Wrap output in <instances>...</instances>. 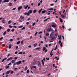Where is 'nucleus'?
I'll use <instances>...</instances> for the list:
<instances>
[{
	"instance_id": "f257e3e1",
	"label": "nucleus",
	"mask_w": 77,
	"mask_h": 77,
	"mask_svg": "<svg viewBox=\"0 0 77 77\" xmlns=\"http://www.w3.org/2000/svg\"><path fill=\"white\" fill-rule=\"evenodd\" d=\"M44 62H45V61H46L45 58H44L43 60H42V65L43 66H44Z\"/></svg>"
},
{
	"instance_id": "f03ea898",
	"label": "nucleus",
	"mask_w": 77,
	"mask_h": 77,
	"mask_svg": "<svg viewBox=\"0 0 77 77\" xmlns=\"http://www.w3.org/2000/svg\"><path fill=\"white\" fill-rule=\"evenodd\" d=\"M21 61L20 60L18 62H16V64L18 65H20V64H21Z\"/></svg>"
},
{
	"instance_id": "7ed1b4c3",
	"label": "nucleus",
	"mask_w": 77,
	"mask_h": 77,
	"mask_svg": "<svg viewBox=\"0 0 77 77\" xmlns=\"http://www.w3.org/2000/svg\"><path fill=\"white\" fill-rule=\"evenodd\" d=\"M13 57H10V58H8V59H7V61H9L10 60H12V59H13Z\"/></svg>"
},
{
	"instance_id": "20e7f679",
	"label": "nucleus",
	"mask_w": 77,
	"mask_h": 77,
	"mask_svg": "<svg viewBox=\"0 0 77 77\" xmlns=\"http://www.w3.org/2000/svg\"><path fill=\"white\" fill-rule=\"evenodd\" d=\"M47 32H51V31H53V29H47Z\"/></svg>"
},
{
	"instance_id": "39448f33",
	"label": "nucleus",
	"mask_w": 77,
	"mask_h": 77,
	"mask_svg": "<svg viewBox=\"0 0 77 77\" xmlns=\"http://www.w3.org/2000/svg\"><path fill=\"white\" fill-rule=\"evenodd\" d=\"M23 7L22 6L19 7L18 8V11H20L22 9Z\"/></svg>"
},
{
	"instance_id": "423d86ee",
	"label": "nucleus",
	"mask_w": 77,
	"mask_h": 77,
	"mask_svg": "<svg viewBox=\"0 0 77 77\" xmlns=\"http://www.w3.org/2000/svg\"><path fill=\"white\" fill-rule=\"evenodd\" d=\"M38 67H41V64L40 63V62L39 61H38Z\"/></svg>"
},
{
	"instance_id": "0eeeda50",
	"label": "nucleus",
	"mask_w": 77,
	"mask_h": 77,
	"mask_svg": "<svg viewBox=\"0 0 77 77\" xmlns=\"http://www.w3.org/2000/svg\"><path fill=\"white\" fill-rule=\"evenodd\" d=\"M24 16L21 15L20 17V19H21V20H23L24 18Z\"/></svg>"
},
{
	"instance_id": "6e6552de",
	"label": "nucleus",
	"mask_w": 77,
	"mask_h": 77,
	"mask_svg": "<svg viewBox=\"0 0 77 77\" xmlns=\"http://www.w3.org/2000/svg\"><path fill=\"white\" fill-rule=\"evenodd\" d=\"M6 59H7V58H4V59H3L2 61V62H4L5 61V60H6Z\"/></svg>"
},
{
	"instance_id": "1a4fd4ad",
	"label": "nucleus",
	"mask_w": 77,
	"mask_h": 77,
	"mask_svg": "<svg viewBox=\"0 0 77 77\" xmlns=\"http://www.w3.org/2000/svg\"><path fill=\"white\" fill-rule=\"evenodd\" d=\"M56 25H51V26L52 27H53L54 28H55L56 27Z\"/></svg>"
},
{
	"instance_id": "9d476101",
	"label": "nucleus",
	"mask_w": 77,
	"mask_h": 77,
	"mask_svg": "<svg viewBox=\"0 0 77 77\" xmlns=\"http://www.w3.org/2000/svg\"><path fill=\"white\" fill-rule=\"evenodd\" d=\"M9 2V0H5L4 1V3H6V2Z\"/></svg>"
},
{
	"instance_id": "9b49d317",
	"label": "nucleus",
	"mask_w": 77,
	"mask_h": 77,
	"mask_svg": "<svg viewBox=\"0 0 77 77\" xmlns=\"http://www.w3.org/2000/svg\"><path fill=\"white\" fill-rule=\"evenodd\" d=\"M58 37L59 40H61V35H60V36H59V35Z\"/></svg>"
},
{
	"instance_id": "f8f14e48",
	"label": "nucleus",
	"mask_w": 77,
	"mask_h": 77,
	"mask_svg": "<svg viewBox=\"0 0 77 77\" xmlns=\"http://www.w3.org/2000/svg\"><path fill=\"white\" fill-rule=\"evenodd\" d=\"M61 17H62V18H65L66 16L65 15H64L63 14H61Z\"/></svg>"
},
{
	"instance_id": "ddd939ff",
	"label": "nucleus",
	"mask_w": 77,
	"mask_h": 77,
	"mask_svg": "<svg viewBox=\"0 0 77 77\" xmlns=\"http://www.w3.org/2000/svg\"><path fill=\"white\" fill-rule=\"evenodd\" d=\"M11 47H12V45L10 44L8 46V48L9 49H11Z\"/></svg>"
},
{
	"instance_id": "4468645a",
	"label": "nucleus",
	"mask_w": 77,
	"mask_h": 77,
	"mask_svg": "<svg viewBox=\"0 0 77 77\" xmlns=\"http://www.w3.org/2000/svg\"><path fill=\"white\" fill-rule=\"evenodd\" d=\"M9 72H10V71H8L7 72H6V75H8V74H9Z\"/></svg>"
},
{
	"instance_id": "2eb2a0df",
	"label": "nucleus",
	"mask_w": 77,
	"mask_h": 77,
	"mask_svg": "<svg viewBox=\"0 0 77 77\" xmlns=\"http://www.w3.org/2000/svg\"><path fill=\"white\" fill-rule=\"evenodd\" d=\"M11 62L12 63H15V60H12Z\"/></svg>"
},
{
	"instance_id": "dca6fc26",
	"label": "nucleus",
	"mask_w": 77,
	"mask_h": 77,
	"mask_svg": "<svg viewBox=\"0 0 77 77\" xmlns=\"http://www.w3.org/2000/svg\"><path fill=\"white\" fill-rule=\"evenodd\" d=\"M46 50V48L45 47H44L43 48V51H45Z\"/></svg>"
},
{
	"instance_id": "f3484780",
	"label": "nucleus",
	"mask_w": 77,
	"mask_h": 77,
	"mask_svg": "<svg viewBox=\"0 0 77 77\" xmlns=\"http://www.w3.org/2000/svg\"><path fill=\"white\" fill-rule=\"evenodd\" d=\"M19 23H21V22H22V21H23V20L22 19H20L19 20Z\"/></svg>"
},
{
	"instance_id": "a211bd4d",
	"label": "nucleus",
	"mask_w": 77,
	"mask_h": 77,
	"mask_svg": "<svg viewBox=\"0 0 77 77\" xmlns=\"http://www.w3.org/2000/svg\"><path fill=\"white\" fill-rule=\"evenodd\" d=\"M42 9L41 8L39 11H38L39 14H41V12L42 11Z\"/></svg>"
},
{
	"instance_id": "6ab92c4d",
	"label": "nucleus",
	"mask_w": 77,
	"mask_h": 77,
	"mask_svg": "<svg viewBox=\"0 0 77 77\" xmlns=\"http://www.w3.org/2000/svg\"><path fill=\"white\" fill-rule=\"evenodd\" d=\"M45 12H46V10H44L43 11H42V14H44V13H45Z\"/></svg>"
},
{
	"instance_id": "aec40b11",
	"label": "nucleus",
	"mask_w": 77,
	"mask_h": 77,
	"mask_svg": "<svg viewBox=\"0 0 77 77\" xmlns=\"http://www.w3.org/2000/svg\"><path fill=\"white\" fill-rule=\"evenodd\" d=\"M8 6H12V3H9Z\"/></svg>"
},
{
	"instance_id": "412c9836",
	"label": "nucleus",
	"mask_w": 77,
	"mask_h": 77,
	"mask_svg": "<svg viewBox=\"0 0 77 77\" xmlns=\"http://www.w3.org/2000/svg\"><path fill=\"white\" fill-rule=\"evenodd\" d=\"M11 23H12V21L9 20L8 22V24H11Z\"/></svg>"
},
{
	"instance_id": "4be33fe9",
	"label": "nucleus",
	"mask_w": 77,
	"mask_h": 77,
	"mask_svg": "<svg viewBox=\"0 0 77 77\" xmlns=\"http://www.w3.org/2000/svg\"><path fill=\"white\" fill-rule=\"evenodd\" d=\"M60 22H61V23H63V21L62 20V19H61V18H60Z\"/></svg>"
},
{
	"instance_id": "5701e85b",
	"label": "nucleus",
	"mask_w": 77,
	"mask_h": 77,
	"mask_svg": "<svg viewBox=\"0 0 77 77\" xmlns=\"http://www.w3.org/2000/svg\"><path fill=\"white\" fill-rule=\"evenodd\" d=\"M20 41H19L16 44H17V45H18V44H20Z\"/></svg>"
},
{
	"instance_id": "b1692460",
	"label": "nucleus",
	"mask_w": 77,
	"mask_h": 77,
	"mask_svg": "<svg viewBox=\"0 0 77 77\" xmlns=\"http://www.w3.org/2000/svg\"><path fill=\"white\" fill-rule=\"evenodd\" d=\"M28 6H29V5H27L25 7V8H24L25 9H27Z\"/></svg>"
},
{
	"instance_id": "393cba45",
	"label": "nucleus",
	"mask_w": 77,
	"mask_h": 77,
	"mask_svg": "<svg viewBox=\"0 0 77 77\" xmlns=\"http://www.w3.org/2000/svg\"><path fill=\"white\" fill-rule=\"evenodd\" d=\"M6 69H8V68H9V66H5Z\"/></svg>"
},
{
	"instance_id": "a878e982",
	"label": "nucleus",
	"mask_w": 77,
	"mask_h": 77,
	"mask_svg": "<svg viewBox=\"0 0 77 77\" xmlns=\"http://www.w3.org/2000/svg\"><path fill=\"white\" fill-rule=\"evenodd\" d=\"M8 27L11 29V28H12V27H13V26L11 25H9Z\"/></svg>"
},
{
	"instance_id": "bb28decb",
	"label": "nucleus",
	"mask_w": 77,
	"mask_h": 77,
	"mask_svg": "<svg viewBox=\"0 0 77 77\" xmlns=\"http://www.w3.org/2000/svg\"><path fill=\"white\" fill-rule=\"evenodd\" d=\"M29 13L30 14H32V10H30L29 11Z\"/></svg>"
},
{
	"instance_id": "cd10ccee",
	"label": "nucleus",
	"mask_w": 77,
	"mask_h": 77,
	"mask_svg": "<svg viewBox=\"0 0 77 77\" xmlns=\"http://www.w3.org/2000/svg\"><path fill=\"white\" fill-rule=\"evenodd\" d=\"M36 11H37V10L36 9L33 11V12L34 13H36Z\"/></svg>"
},
{
	"instance_id": "c85d7f7f",
	"label": "nucleus",
	"mask_w": 77,
	"mask_h": 77,
	"mask_svg": "<svg viewBox=\"0 0 77 77\" xmlns=\"http://www.w3.org/2000/svg\"><path fill=\"white\" fill-rule=\"evenodd\" d=\"M46 35L47 36H49V35H50V34H49V33H46Z\"/></svg>"
},
{
	"instance_id": "c756f323",
	"label": "nucleus",
	"mask_w": 77,
	"mask_h": 77,
	"mask_svg": "<svg viewBox=\"0 0 77 77\" xmlns=\"http://www.w3.org/2000/svg\"><path fill=\"white\" fill-rule=\"evenodd\" d=\"M6 34V31H5L4 32V33H3V35H5Z\"/></svg>"
},
{
	"instance_id": "7c9ffc66",
	"label": "nucleus",
	"mask_w": 77,
	"mask_h": 77,
	"mask_svg": "<svg viewBox=\"0 0 77 77\" xmlns=\"http://www.w3.org/2000/svg\"><path fill=\"white\" fill-rule=\"evenodd\" d=\"M48 11H52V10H53V8H51L50 9H48Z\"/></svg>"
},
{
	"instance_id": "2f4dec72",
	"label": "nucleus",
	"mask_w": 77,
	"mask_h": 77,
	"mask_svg": "<svg viewBox=\"0 0 77 77\" xmlns=\"http://www.w3.org/2000/svg\"><path fill=\"white\" fill-rule=\"evenodd\" d=\"M10 30H11V29H8L7 31L8 32H10Z\"/></svg>"
},
{
	"instance_id": "473e14b6",
	"label": "nucleus",
	"mask_w": 77,
	"mask_h": 77,
	"mask_svg": "<svg viewBox=\"0 0 77 77\" xmlns=\"http://www.w3.org/2000/svg\"><path fill=\"white\" fill-rule=\"evenodd\" d=\"M23 26H24L23 25L21 26H19L18 28L19 29H20V28H22V27H23Z\"/></svg>"
},
{
	"instance_id": "72a5a7b5",
	"label": "nucleus",
	"mask_w": 77,
	"mask_h": 77,
	"mask_svg": "<svg viewBox=\"0 0 77 77\" xmlns=\"http://www.w3.org/2000/svg\"><path fill=\"white\" fill-rule=\"evenodd\" d=\"M33 45L34 47H36V45H37V44L35 43Z\"/></svg>"
},
{
	"instance_id": "f704fd0d",
	"label": "nucleus",
	"mask_w": 77,
	"mask_h": 77,
	"mask_svg": "<svg viewBox=\"0 0 77 77\" xmlns=\"http://www.w3.org/2000/svg\"><path fill=\"white\" fill-rule=\"evenodd\" d=\"M63 44V42H62L60 44V47H63V46L62 45Z\"/></svg>"
},
{
	"instance_id": "c9c22d12",
	"label": "nucleus",
	"mask_w": 77,
	"mask_h": 77,
	"mask_svg": "<svg viewBox=\"0 0 77 77\" xmlns=\"http://www.w3.org/2000/svg\"><path fill=\"white\" fill-rule=\"evenodd\" d=\"M27 69H28V68L27 67V66H26L25 67V71H26V70H27Z\"/></svg>"
},
{
	"instance_id": "e433bc0d",
	"label": "nucleus",
	"mask_w": 77,
	"mask_h": 77,
	"mask_svg": "<svg viewBox=\"0 0 77 77\" xmlns=\"http://www.w3.org/2000/svg\"><path fill=\"white\" fill-rule=\"evenodd\" d=\"M27 16H29V15H30V13H29V12H28L27 13Z\"/></svg>"
},
{
	"instance_id": "4c0bfd02",
	"label": "nucleus",
	"mask_w": 77,
	"mask_h": 77,
	"mask_svg": "<svg viewBox=\"0 0 77 77\" xmlns=\"http://www.w3.org/2000/svg\"><path fill=\"white\" fill-rule=\"evenodd\" d=\"M26 29V28L25 27H23L22 29L21 30H25Z\"/></svg>"
},
{
	"instance_id": "58836bf2",
	"label": "nucleus",
	"mask_w": 77,
	"mask_h": 77,
	"mask_svg": "<svg viewBox=\"0 0 77 77\" xmlns=\"http://www.w3.org/2000/svg\"><path fill=\"white\" fill-rule=\"evenodd\" d=\"M29 69H28L27 71H26V73H27V74H28V73H29Z\"/></svg>"
},
{
	"instance_id": "ea45409f",
	"label": "nucleus",
	"mask_w": 77,
	"mask_h": 77,
	"mask_svg": "<svg viewBox=\"0 0 77 77\" xmlns=\"http://www.w3.org/2000/svg\"><path fill=\"white\" fill-rule=\"evenodd\" d=\"M11 31L13 32L15 31V29H11Z\"/></svg>"
},
{
	"instance_id": "a19ab883",
	"label": "nucleus",
	"mask_w": 77,
	"mask_h": 77,
	"mask_svg": "<svg viewBox=\"0 0 77 77\" xmlns=\"http://www.w3.org/2000/svg\"><path fill=\"white\" fill-rule=\"evenodd\" d=\"M17 59H18V57H15L14 58V60H17Z\"/></svg>"
},
{
	"instance_id": "79ce46f5",
	"label": "nucleus",
	"mask_w": 77,
	"mask_h": 77,
	"mask_svg": "<svg viewBox=\"0 0 77 77\" xmlns=\"http://www.w3.org/2000/svg\"><path fill=\"white\" fill-rule=\"evenodd\" d=\"M57 35H58L57 33H56L55 34V36H56V37H57Z\"/></svg>"
},
{
	"instance_id": "37998d69",
	"label": "nucleus",
	"mask_w": 77,
	"mask_h": 77,
	"mask_svg": "<svg viewBox=\"0 0 77 77\" xmlns=\"http://www.w3.org/2000/svg\"><path fill=\"white\" fill-rule=\"evenodd\" d=\"M35 49L36 50H40V49H41V48H36Z\"/></svg>"
},
{
	"instance_id": "c03bdc74",
	"label": "nucleus",
	"mask_w": 77,
	"mask_h": 77,
	"mask_svg": "<svg viewBox=\"0 0 77 77\" xmlns=\"http://www.w3.org/2000/svg\"><path fill=\"white\" fill-rule=\"evenodd\" d=\"M50 55H51V57H52L53 56V53H51H51H50Z\"/></svg>"
},
{
	"instance_id": "a18cd8bd",
	"label": "nucleus",
	"mask_w": 77,
	"mask_h": 77,
	"mask_svg": "<svg viewBox=\"0 0 77 77\" xmlns=\"http://www.w3.org/2000/svg\"><path fill=\"white\" fill-rule=\"evenodd\" d=\"M22 53H23V52H20L18 53V54H22Z\"/></svg>"
},
{
	"instance_id": "49530a36",
	"label": "nucleus",
	"mask_w": 77,
	"mask_h": 77,
	"mask_svg": "<svg viewBox=\"0 0 77 77\" xmlns=\"http://www.w3.org/2000/svg\"><path fill=\"white\" fill-rule=\"evenodd\" d=\"M32 67L34 68H36V66H33Z\"/></svg>"
},
{
	"instance_id": "de8ad7c7",
	"label": "nucleus",
	"mask_w": 77,
	"mask_h": 77,
	"mask_svg": "<svg viewBox=\"0 0 77 77\" xmlns=\"http://www.w3.org/2000/svg\"><path fill=\"white\" fill-rule=\"evenodd\" d=\"M35 22H34V23H33L32 24V26H35Z\"/></svg>"
},
{
	"instance_id": "09e8293b",
	"label": "nucleus",
	"mask_w": 77,
	"mask_h": 77,
	"mask_svg": "<svg viewBox=\"0 0 77 77\" xmlns=\"http://www.w3.org/2000/svg\"><path fill=\"white\" fill-rule=\"evenodd\" d=\"M11 64H12V63L11 62L9 63L8 64V65L9 66V65H11Z\"/></svg>"
},
{
	"instance_id": "8fccbe9b",
	"label": "nucleus",
	"mask_w": 77,
	"mask_h": 77,
	"mask_svg": "<svg viewBox=\"0 0 77 77\" xmlns=\"http://www.w3.org/2000/svg\"><path fill=\"white\" fill-rule=\"evenodd\" d=\"M3 39V37H2L0 38V40H2Z\"/></svg>"
},
{
	"instance_id": "3c124183",
	"label": "nucleus",
	"mask_w": 77,
	"mask_h": 77,
	"mask_svg": "<svg viewBox=\"0 0 77 77\" xmlns=\"http://www.w3.org/2000/svg\"><path fill=\"white\" fill-rule=\"evenodd\" d=\"M41 5V3H39L38 4V6H39Z\"/></svg>"
},
{
	"instance_id": "603ef678",
	"label": "nucleus",
	"mask_w": 77,
	"mask_h": 77,
	"mask_svg": "<svg viewBox=\"0 0 77 77\" xmlns=\"http://www.w3.org/2000/svg\"><path fill=\"white\" fill-rule=\"evenodd\" d=\"M52 25H56V23H52Z\"/></svg>"
},
{
	"instance_id": "864d4df0",
	"label": "nucleus",
	"mask_w": 77,
	"mask_h": 77,
	"mask_svg": "<svg viewBox=\"0 0 77 77\" xmlns=\"http://www.w3.org/2000/svg\"><path fill=\"white\" fill-rule=\"evenodd\" d=\"M37 34H38V32H36L35 33V35L36 36Z\"/></svg>"
},
{
	"instance_id": "5fc2aeb1",
	"label": "nucleus",
	"mask_w": 77,
	"mask_h": 77,
	"mask_svg": "<svg viewBox=\"0 0 77 77\" xmlns=\"http://www.w3.org/2000/svg\"><path fill=\"white\" fill-rule=\"evenodd\" d=\"M29 24V22H27L26 23V24H27V25H28V24Z\"/></svg>"
},
{
	"instance_id": "6e6d98bb",
	"label": "nucleus",
	"mask_w": 77,
	"mask_h": 77,
	"mask_svg": "<svg viewBox=\"0 0 77 77\" xmlns=\"http://www.w3.org/2000/svg\"><path fill=\"white\" fill-rule=\"evenodd\" d=\"M59 44H60L61 43V41H60V40L59 41V42H58Z\"/></svg>"
},
{
	"instance_id": "4d7b16f0",
	"label": "nucleus",
	"mask_w": 77,
	"mask_h": 77,
	"mask_svg": "<svg viewBox=\"0 0 77 77\" xmlns=\"http://www.w3.org/2000/svg\"><path fill=\"white\" fill-rule=\"evenodd\" d=\"M47 20H48V18H47L46 19L44 20V21H45V22L46 21H47Z\"/></svg>"
},
{
	"instance_id": "13d9d810",
	"label": "nucleus",
	"mask_w": 77,
	"mask_h": 77,
	"mask_svg": "<svg viewBox=\"0 0 77 77\" xmlns=\"http://www.w3.org/2000/svg\"><path fill=\"white\" fill-rule=\"evenodd\" d=\"M2 22L3 23H5V20H3L2 21Z\"/></svg>"
},
{
	"instance_id": "bf43d9fd",
	"label": "nucleus",
	"mask_w": 77,
	"mask_h": 77,
	"mask_svg": "<svg viewBox=\"0 0 77 77\" xmlns=\"http://www.w3.org/2000/svg\"><path fill=\"white\" fill-rule=\"evenodd\" d=\"M15 9H16V8H14L12 9V10H13V11H15Z\"/></svg>"
},
{
	"instance_id": "052dcab7",
	"label": "nucleus",
	"mask_w": 77,
	"mask_h": 77,
	"mask_svg": "<svg viewBox=\"0 0 77 77\" xmlns=\"http://www.w3.org/2000/svg\"><path fill=\"white\" fill-rule=\"evenodd\" d=\"M23 42H23V41H21V44H23Z\"/></svg>"
},
{
	"instance_id": "680f3d73",
	"label": "nucleus",
	"mask_w": 77,
	"mask_h": 77,
	"mask_svg": "<svg viewBox=\"0 0 77 77\" xmlns=\"http://www.w3.org/2000/svg\"><path fill=\"white\" fill-rule=\"evenodd\" d=\"M46 59H47V60H50V58H46Z\"/></svg>"
},
{
	"instance_id": "e2e57ef3",
	"label": "nucleus",
	"mask_w": 77,
	"mask_h": 77,
	"mask_svg": "<svg viewBox=\"0 0 77 77\" xmlns=\"http://www.w3.org/2000/svg\"><path fill=\"white\" fill-rule=\"evenodd\" d=\"M17 53H18V52L17 51H16V52H15V54H17Z\"/></svg>"
},
{
	"instance_id": "0e129e2a",
	"label": "nucleus",
	"mask_w": 77,
	"mask_h": 77,
	"mask_svg": "<svg viewBox=\"0 0 77 77\" xmlns=\"http://www.w3.org/2000/svg\"><path fill=\"white\" fill-rule=\"evenodd\" d=\"M62 27L63 29H65V26H64L62 25Z\"/></svg>"
},
{
	"instance_id": "69168bd1",
	"label": "nucleus",
	"mask_w": 77,
	"mask_h": 77,
	"mask_svg": "<svg viewBox=\"0 0 77 77\" xmlns=\"http://www.w3.org/2000/svg\"><path fill=\"white\" fill-rule=\"evenodd\" d=\"M48 51V49H46V50L45 49V53H46V52H47Z\"/></svg>"
},
{
	"instance_id": "338daca9",
	"label": "nucleus",
	"mask_w": 77,
	"mask_h": 77,
	"mask_svg": "<svg viewBox=\"0 0 77 77\" xmlns=\"http://www.w3.org/2000/svg\"><path fill=\"white\" fill-rule=\"evenodd\" d=\"M13 73H14V71H12L11 72V74H13Z\"/></svg>"
},
{
	"instance_id": "774afa93",
	"label": "nucleus",
	"mask_w": 77,
	"mask_h": 77,
	"mask_svg": "<svg viewBox=\"0 0 77 77\" xmlns=\"http://www.w3.org/2000/svg\"><path fill=\"white\" fill-rule=\"evenodd\" d=\"M24 15H27V13L26 12L24 14Z\"/></svg>"
}]
</instances>
